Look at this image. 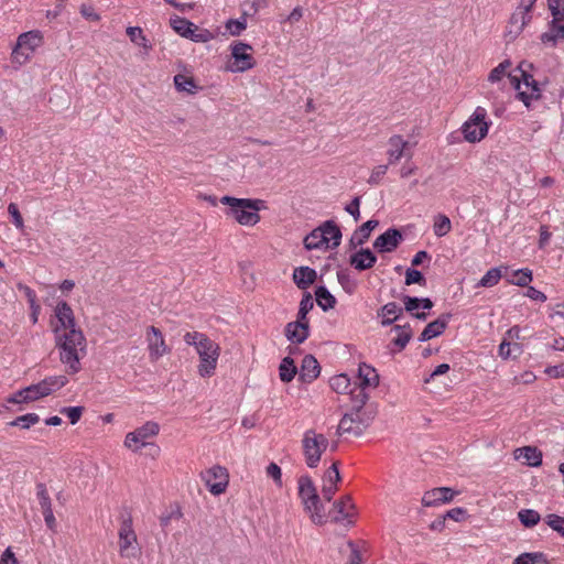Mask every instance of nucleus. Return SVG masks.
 <instances>
[{"instance_id":"338daca9","label":"nucleus","mask_w":564,"mask_h":564,"mask_svg":"<svg viewBox=\"0 0 564 564\" xmlns=\"http://www.w3.org/2000/svg\"><path fill=\"white\" fill-rule=\"evenodd\" d=\"M348 544H349V547H350V551H351L348 564H361L362 557H361V554H360L359 550L357 549V546L352 542H349Z\"/></svg>"},{"instance_id":"2f4dec72","label":"nucleus","mask_w":564,"mask_h":564,"mask_svg":"<svg viewBox=\"0 0 564 564\" xmlns=\"http://www.w3.org/2000/svg\"><path fill=\"white\" fill-rule=\"evenodd\" d=\"M304 246L307 250L325 249L323 224L304 238Z\"/></svg>"},{"instance_id":"7ed1b4c3","label":"nucleus","mask_w":564,"mask_h":564,"mask_svg":"<svg viewBox=\"0 0 564 564\" xmlns=\"http://www.w3.org/2000/svg\"><path fill=\"white\" fill-rule=\"evenodd\" d=\"M368 394L360 390L356 400H354L352 409L349 413L345 414L338 424V434H351L360 436L364 431L373 421L377 410L372 405H366Z\"/></svg>"},{"instance_id":"a18cd8bd","label":"nucleus","mask_w":564,"mask_h":564,"mask_svg":"<svg viewBox=\"0 0 564 564\" xmlns=\"http://www.w3.org/2000/svg\"><path fill=\"white\" fill-rule=\"evenodd\" d=\"M341 476L339 473V463L334 462L332 466L324 473L323 484L324 485H337L340 482Z\"/></svg>"},{"instance_id":"37998d69","label":"nucleus","mask_w":564,"mask_h":564,"mask_svg":"<svg viewBox=\"0 0 564 564\" xmlns=\"http://www.w3.org/2000/svg\"><path fill=\"white\" fill-rule=\"evenodd\" d=\"M248 21L245 18L229 19L225 29L231 36L240 35L247 29Z\"/></svg>"},{"instance_id":"bf43d9fd","label":"nucleus","mask_w":564,"mask_h":564,"mask_svg":"<svg viewBox=\"0 0 564 564\" xmlns=\"http://www.w3.org/2000/svg\"><path fill=\"white\" fill-rule=\"evenodd\" d=\"M388 171V165H378L376 166L371 174H370V177L368 180V183L370 185H377L379 184V182L381 181V178L386 175Z\"/></svg>"},{"instance_id":"4d7b16f0","label":"nucleus","mask_w":564,"mask_h":564,"mask_svg":"<svg viewBox=\"0 0 564 564\" xmlns=\"http://www.w3.org/2000/svg\"><path fill=\"white\" fill-rule=\"evenodd\" d=\"M414 283L425 285L426 280H425L424 275L419 270L408 269L405 272V284L411 285Z\"/></svg>"},{"instance_id":"39448f33","label":"nucleus","mask_w":564,"mask_h":564,"mask_svg":"<svg viewBox=\"0 0 564 564\" xmlns=\"http://www.w3.org/2000/svg\"><path fill=\"white\" fill-rule=\"evenodd\" d=\"M328 446L329 441L326 435L317 433L313 429L305 431L302 438V451L307 467L316 468Z\"/></svg>"},{"instance_id":"9b49d317","label":"nucleus","mask_w":564,"mask_h":564,"mask_svg":"<svg viewBox=\"0 0 564 564\" xmlns=\"http://www.w3.org/2000/svg\"><path fill=\"white\" fill-rule=\"evenodd\" d=\"M51 327L55 337L67 334L72 329H80L76 324L72 307L65 301L56 304Z\"/></svg>"},{"instance_id":"c756f323","label":"nucleus","mask_w":564,"mask_h":564,"mask_svg":"<svg viewBox=\"0 0 564 564\" xmlns=\"http://www.w3.org/2000/svg\"><path fill=\"white\" fill-rule=\"evenodd\" d=\"M403 310L394 302L387 303L381 307L378 315L382 317V325H391L399 318Z\"/></svg>"},{"instance_id":"e2e57ef3","label":"nucleus","mask_w":564,"mask_h":564,"mask_svg":"<svg viewBox=\"0 0 564 564\" xmlns=\"http://www.w3.org/2000/svg\"><path fill=\"white\" fill-rule=\"evenodd\" d=\"M24 392H25V398L29 400V402H32V401H36L41 398H44V395H42V392L40 391V388L37 384H31L26 388H24Z\"/></svg>"},{"instance_id":"393cba45","label":"nucleus","mask_w":564,"mask_h":564,"mask_svg":"<svg viewBox=\"0 0 564 564\" xmlns=\"http://www.w3.org/2000/svg\"><path fill=\"white\" fill-rule=\"evenodd\" d=\"M321 372L318 361L312 355H306L302 360L301 378L305 382H312Z\"/></svg>"},{"instance_id":"c9c22d12","label":"nucleus","mask_w":564,"mask_h":564,"mask_svg":"<svg viewBox=\"0 0 564 564\" xmlns=\"http://www.w3.org/2000/svg\"><path fill=\"white\" fill-rule=\"evenodd\" d=\"M397 336L393 338V344L398 347L399 351L404 349L412 337V329L410 325H395L392 328Z\"/></svg>"},{"instance_id":"20e7f679","label":"nucleus","mask_w":564,"mask_h":564,"mask_svg":"<svg viewBox=\"0 0 564 564\" xmlns=\"http://www.w3.org/2000/svg\"><path fill=\"white\" fill-rule=\"evenodd\" d=\"M220 203L228 207L226 215L241 226L257 225L261 219L259 212L267 208L262 199L237 198L228 195L223 196Z\"/></svg>"},{"instance_id":"423d86ee","label":"nucleus","mask_w":564,"mask_h":564,"mask_svg":"<svg viewBox=\"0 0 564 564\" xmlns=\"http://www.w3.org/2000/svg\"><path fill=\"white\" fill-rule=\"evenodd\" d=\"M490 121L487 120V110L476 107L471 116L463 123L462 133L469 143L480 142L488 134Z\"/></svg>"},{"instance_id":"58836bf2","label":"nucleus","mask_w":564,"mask_h":564,"mask_svg":"<svg viewBox=\"0 0 564 564\" xmlns=\"http://www.w3.org/2000/svg\"><path fill=\"white\" fill-rule=\"evenodd\" d=\"M170 24L172 29L183 37H186L187 34L191 32L192 26H194V23L178 15L172 17L170 20Z\"/></svg>"},{"instance_id":"13d9d810","label":"nucleus","mask_w":564,"mask_h":564,"mask_svg":"<svg viewBox=\"0 0 564 564\" xmlns=\"http://www.w3.org/2000/svg\"><path fill=\"white\" fill-rule=\"evenodd\" d=\"M8 213L12 217L13 225L18 229L22 230L24 228V221H23L22 215L19 212L17 204L10 203L8 206Z\"/></svg>"},{"instance_id":"6e6552de","label":"nucleus","mask_w":564,"mask_h":564,"mask_svg":"<svg viewBox=\"0 0 564 564\" xmlns=\"http://www.w3.org/2000/svg\"><path fill=\"white\" fill-rule=\"evenodd\" d=\"M42 43L43 36L40 31L34 30L20 34L11 53L12 63L19 66L25 64Z\"/></svg>"},{"instance_id":"dca6fc26","label":"nucleus","mask_w":564,"mask_h":564,"mask_svg":"<svg viewBox=\"0 0 564 564\" xmlns=\"http://www.w3.org/2000/svg\"><path fill=\"white\" fill-rule=\"evenodd\" d=\"M389 149L387 151L389 164H395L403 156L411 158L412 153L408 150L409 142L400 134H393L388 140Z\"/></svg>"},{"instance_id":"4468645a","label":"nucleus","mask_w":564,"mask_h":564,"mask_svg":"<svg viewBox=\"0 0 564 564\" xmlns=\"http://www.w3.org/2000/svg\"><path fill=\"white\" fill-rule=\"evenodd\" d=\"M209 492L214 496L224 494L229 484V475L225 467L215 465L200 474Z\"/></svg>"},{"instance_id":"b1692460","label":"nucleus","mask_w":564,"mask_h":564,"mask_svg":"<svg viewBox=\"0 0 564 564\" xmlns=\"http://www.w3.org/2000/svg\"><path fill=\"white\" fill-rule=\"evenodd\" d=\"M376 261L377 257L370 249H360L350 257V264L359 271L372 268Z\"/></svg>"},{"instance_id":"ddd939ff","label":"nucleus","mask_w":564,"mask_h":564,"mask_svg":"<svg viewBox=\"0 0 564 564\" xmlns=\"http://www.w3.org/2000/svg\"><path fill=\"white\" fill-rule=\"evenodd\" d=\"M252 46L243 42L231 44L232 63L228 69L232 73H242L254 67L256 61L251 54Z\"/></svg>"},{"instance_id":"4c0bfd02","label":"nucleus","mask_w":564,"mask_h":564,"mask_svg":"<svg viewBox=\"0 0 564 564\" xmlns=\"http://www.w3.org/2000/svg\"><path fill=\"white\" fill-rule=\"evenodd\" d=\"M295 375L296 367L294 365L293 359L290 357L283 358L279 367V376L281 381L290 382L294 379Z\"/></svg>"},{"instance_id":"680f3d73","label":"nucleus","mask_w":564,"mask_h":564,"mask_svg":"<svg viewBox=\"0 0 564 564\" xmlns=\"http://www.w3.org/2000/svg\"><path fill=\"white\" fill-rule=\"evenodd\" d=\"M359 207H360V197H355L350 202V204H348L345 207V210L354 217L355 221H358L360 218Z\"/></svg>"},{"instance_id":"de8ad7c7","label":"nucleus","mask_w":564,"mask_h":564,"mask_svg":"<svg viewBox=\"0 0 564 564\" xmlns=\"http://www.w3.org/2000/svg\"><path fill=\"white\" fill-rule=\"evenodd\" d=\"M36 497L39 499L42 511L52 508V501L47 488L42 482L36 485Z\"/></svg>"},{"instance_id":"a878e982","label":"nucleus","mask_w":564,"mask_h":564,"mask_svg":"<svg viewBox=\"0 0 564 564\" xmlns=\"http://www.w3.org/2000/svg\"><path fill=\"white\" fill-rule=\"evenodd\" d=\"M323 232L325 237V249L336 248L340 245L341 231L333 220L323 224Z\"/></svg>"},{"instance_id":"f8f14e48","label":"nucleus","mask_w":564,"mask_h":564,"mask_svg":"<svg viewBox=\"0 0 564 564\" xmlns=\"http://www.w3.org/2000/svg\"><path fill=\"white\" fill-rule=\"evenodd\" d=\"M521 78L517 75H510V80L517 90L518 98L528 107L531 100L540 97V88L532 75L527 74L519 67Z\"/></svg>"},{"instance_id":"ea45409f","label":"nucleus","mask_w":564,"mask_h":564,"mask_svg":"<svg viewBox=\"0 0 564 564\" xmlns=\"http://www.w3.org/2000/svg\"><path fill=\"white\" fill-rule=\"evenodd\" d=\"M502 276L500 268H492L486 272V274L479 280L477 286L480 288H492L497 285Z\"/></svg>"},{"instance_id":"cd10ccee","label":"nucleus","mask_w":564,"mask_h":564,"mask_svg":"<svg viewBox=\"0 0 564 564\" xmlns=\"http://www.w3.org/2000/svg\"><path fill=\"white\" fill-rule=\"evenodd\" d=\"M447 318L440 317L429 323L420 335V341H427L436 336L443 334L447 326Z\"/></svg>"},{"instance_id":"864d4df0","label":"nucleus","mask_w":564,"mask_h":564,"mask_svg":"<svg viewBox=\"0 0 564 564\" xmlns=\"http://www.w3.org/2000/svg\"><path fill=\"white\" fill-rule=\"evenodd\" d=\"M84 406H65L61 409V413L66 415L70 424H76L84 412Z\"/></svg>"},{"instance_id":"1a4fd4ad","label":"nucleus","mask_w":564,"mask_h":564,"mask_svg":"<svg viewBox=\"0 0 564 564\" xmlns=\"http://www.w3.org/2000/svg\"><path fill=\"white\" fill-rule=\"evenodd\" d=\"M160 432V425L154 421H148L140 427L127 433L123 445L126 448L137 453L141 448L151 445V440Z\"/></svg>"},{"instance_id":"09e8293b","label":"nucleus","mask_w":564,"mask_h":564,"mask_svg":"<svg viewBox=\"0 0 564 564\" xmlns=\"http://www.w3.org/2000/svg\"><path fill=\"white\" fill-rule=\"evenodd\" d=\"M42 381L45 383V386L47 388H50L51 392H54V391L62 389L64 386H66L68 382V379L65 376L59 375V376L47 377V378L43 379Z\"/></svg>"},{"instance_id":"69168bd1","label":"nucleus","mask_w":564,"mask_h":564,"mask_svg":"<svg viewBox=\"0 0 564 564\" xmlns=\"http://www.w3.org/2000/svg\"><path fill=\"white\" fill-rule=\"evenodd\" d=\"M525 296H528L529 299H531L533 301H539V302L546 301V295L533 286H529L527 289Z\"/></svg>"},{"instance_id":"5701e85b","label":"nucleus","mask_w":564,"mask_h":564,"mask_svg":"<svg viewBox=\"0 0 564 564\" xmlns=\"http://www.w3.org/2000/svg\"><path fill=\"white\" fill-rule=\"evenodd\" d=\"M514 458L528 466L538 467L542 464V452L533 446H524L514 451Z\"/></svg>"},{"instance_id":"f3484780","label":"nucleus","mask_w":564,"mask_h":564,"mask_svg":"<svg viewBox=\"0 0 564 564\" xmlns=\"http://www.w3.org/2000/svg\"><path fill=\"white\" fill-rule=\"evenodd\" d=\"M402 240V235L398 229L390 228L382 235L377 237L373 242L375 249L379 252H392L399 246Z\"/></svg>"},{"instance_id":"6ab92c4d","label":"nucleus","mask_w":564,"mask_h":564,"mask_svg":"<svg viewBox=\"0 0 564 564\" xmlns=\"http://www.w3.org/2000/svg\"><path fill=\"white\" fill-rule=\"evenodd\" d=\"M310 334L308 321L297 318L295 322L288 323L285 326V336L293 344H302Z\"/></svg>"},{"instance_id":"bb28decb","label":"nucleus","mask_w":564,"mask_h":564,"mask_svg":"<svg viewBox=\"0 0 564 564\" xmlns=\"http://www.w3.org/2000/svg\"><path fill=\"white\" fill-rule=\"evenodd\" d=\"M294 283L300 289H307L311 284H313L316 280V271L308 267H300L296 268L293 272Z\"/></svg>"},{"instance_id":"8fccbe9b","label":"nucleus","mask_w":564,"mask_h":564,"mask_svg":"<svg viewBox=\"0 0 564 564\" xmlns=\"http://www.w3.org/2000/svg\"><path fill=\"white\" fill-rule=\"evenodd\" d=\"M549 9L552 14V21H564V1L547 0Z\"/></svg>"},{"instance_id":"49530a36","label":"nucleus","mask_w":564,"mask_h":564,"mask_svg":"<svg viewBox=\"0 0 564 564\" xmlns=\"http://www.w3.org/2000/svg\"><path fill=\"white\" fill-rule=\"evenodd\" d=\"M334 508L341 516V519H346L352 514L354 503L349 496L343 497L339 501L334 503Z\"/></svg>"},{"instance_id":"f257e3e1","label":"nucleus","mask_w":564,"mask_h":564,"mask_svg":"<svg viewBox=\"0 0 564 564\" xmlns=\"http://www.w3.org/2000/svg\"><path fill=\"white\" fill-rule=\"evenodd\" d=\"M55 347L67 373L75 375L82 370L80 361L87 354V340L82 329H72L55 337Z\"/></svg>"},{"instance_id":"f704fd0d","label":"nucleus","mask_w":564,"mask_h":564,"mask_svg":"<svg viewBox=\"0 0 564 564\" xmlns=\"http://www.w3.org/2000/svg\"><path fill=\"white\" fill-rule=\"evenodd\" d=\"M315 297L317 305L323 311H328L333 308L336 304L335 296L325 288V286H318L315 291Z\"/></svg>"},{"instance_id":"72a5a7b5","label":"nucleus","mask_w":564,"mask_h":564,"mask_svg":"<svg viewBox=\"0 0 564 564\" xmlns=\"http://www.w3.org/2000/svg\"><path fill=\"white\" fill-rule=\"evenodd\" d=\"M127 35L129 36L130 41L138 46H141L147 52L152 50V45L150 41L144 35L143 31L139 26H128L126 30Z\"/></svg>"},{"instance_id":"473e14b6","label":"nucleus","mask_w":564,"mask_h":564,"mask_svg":"<svg viewBox=\"0 0 564 564\" xmlns=\"http://www.w3.org/2000/svg\"><path fill=\"white\" fill-rule=\"evenodd\" d=\"M174 85L178 91H185L191 95H195L199 89L195 79L185 74H176L174 76Z\"/></svg>"},{"instance_id":"2eb2a0df","label":"nucleus","mask_w":564,"mask_h":564,"mask_svg":"<svg viewBox=\"0 0 564 564\" xmlns=\"http://www.w3.org/2000/svg\"><path fill=\"white\" fill-rule=\"evenodd\" d=\"M149 358L151 361H158L164 355L170 352L162 332L155 326H149L145 335Z\"/></svg>"},{"instance_id":"9d476101","label":"nucleus","mask_w":564,"mask_h":564,"mask_svg":"<svg viewBox=\"0 0 564 564\" xmlns=\"http://www.w3.org/2000/svg\"><path fill=\"white\" fill-rule=\"evenodd\" d=\"M119 555L123 558H134L140 555L141 549L132 525V519H124L118 531Z\"/></svg>"},{"instance_id":"0e129e2a","label":"nucleus","mask_w":564,"mask_h":564,"mask_svg":"<svg viewBox=\"0 0 564 564\" xmlns=\"http://www.w3.org/2000/svg\"><path fill=\"white\" fill-rule=\"evenodd\" d=\"M535 379H536V377L532 371H524L520 376H517L513 378V383L514 384H518V383L530 384V383H533L535 381Z\"/></svg>"},{"instance_id":"3c124183","label":"nucleus","mask_w":564,"mask_h":564,"mask_svg":"<svg viewBox=\"0 0 564 564\" xmlns=\"http://www.w3.org/2000/svg\"><path fill=\"white\" fill-rule=\"evenodd\" d=\"M532 281V271L529 269L517 270L513 273L511 283L519 286H527Z\"/></svg>"},{"instance_id":"0eeeda50","label":"nucleus","mask_w":564,"mask_h":564,"mask_svg":"<svg viewBox=\"0 0 564 564\" xmlns=\"http://www.w3.org/2000/svg\"><path fill=\"white\" fill-rule=\"evenodd\" d=\"M299 496L302 500L304 509L310 513L312 521L315 523H321L323 520V507L311 477H300Z\"/></svg>"},{"instance_id":"052dcab7","label":"nucleus","mask_w":564,"mask_h":564,"mask_svg":"<svg viewBox=\"0 0 564 564\" xmlns=\"http://www.w3.org/2000/svg\"><path fill=\"white\" fill-rule=\"evenodd\" d=\"M267 475L271 477L279 486L282 485V471L276 464H269L267 467Z\"/></svg>"},{"instance_id":"412c9836","label":"nucleus","mask_w":564,"mask_h":564,"mask_svg":"<svg viewBox=\"0 0 564 564\" xmlns=\"http://www.w3.org/2000/svg\"><path fill=\"white\" fill-rule=\"evenodd\" d=\"M541 42L550 47H555L558 42L564 41V21H551L549 30L541 34Z\"/></svg>"},{"instance_id":"c03bdc74","label":"nucleus","mask_w":564,"mask_h":564,"mask_svg":"<svg viewBox=\"0 0 564 564\" xmlns=\"http://www.w3.org/2000/svg\"><path fill=\"white\" fill-rule=\"evenodd\" d=\"M518 517L520 522L527 528H532L540 521L539 512L532 509H523L519 511Z\"/></svg>"},{"instance_id":"7c9ffc66","label":"nucleus","mask_w":564,"mask_h":564,"mask_svg":"<svg viewBox=\"0 0 564 564\" xmlns=\"http://www.w3.org/2000/svg\"><path fill=\"white\" fill-rule=\"evenodd\" d=\"M378 220L370 219L362 224L351 236L352 245H362L370 237L371 231L378 226Z\"/></svg>"},{"instance_id":"c85d7f7f","label":"nucleus","mask_w":564,"mask_h":564,"mask_svg":"<svg viewBox=\"0 0 564 564\" xmlns=\"http://www.w3.org/2000/svg\"><path fill=\"white\" fill-rule=\"evenodd\" d=\"M330 388L337 393H350L352 399L356 400L357 389H351L350 378L345 375H336L329 380Z\"/></svg>"},{"instance_id":"a19ab883","label":"nucleus","mask_w":564,"mask_h":564,"mask_svg":"<svg viewBox=\"0 0 564 564\" xmlns=\"http://www.w3.org/2000/svg\"><path fill=\"white\" fill-rule=\"evenodd\" d=\"M40 416L36 413H28L21 416H18L13 421L9 422L10 426H19L23 430L30 429L32 425L39 423Z\"/></svg>"},{"instance_id":"79ce46f5","label":"nucleus","mask_w":564,"mask_h":564,"mask_svg":"<svg viewBox=\"0 0 564 564\" xmlns=\"http://www.w3.org/2000/svg\"><path fill=\"white\" fill-rule=\"evenodd\" d=\"M186 39H189L197 43H206L214 39L213 33L207 29H199L197 25L194 24L192 26L191 32L187 34Z\"/></svg>"},{"instance_id":"a211bd4d","label":"nucleus","mask_w":564,"mask_h":564,"mask_svg":"<svg viewBox=\"0 0 564 564\" xmlns=\"http://www.w3.org/2000/svg\"><path fill=\"white\" fill-rule=\"evenodd\" d=\"M456 492L448 487H438L426 491L422 497V503L425 507H432L441 503L451 502Z\"/></svg>"},{"instance_id":"f03ea898","label":"nucleus","mask_w":564,"mask_h":564,"mask_svg":"<svg viewBox=\"0 0 564 564\" xmlns=\"http://www.w3.org/2000/svg\"><path fill=\"white\" fill-rule=\"evenodd\" d=\"M183 338L188 346L195 348L198 355V376L200 378L213 377L220 357V346L206 334L199 332H187Z\"/></svg>"},{"instance_id":"603ef678","label":"nucleus","mask_w":564,"mask_h":564,"mask_svg":"<svg viewBox=\"0 0 564 564\" xmlns=\"http://www.w3.org/2000/svg\"><path fill=\"white\" fill-rule=\"evenodd\" d=\"M510 65L511 64L509 61H503L502 63H500L497 67L491 69V72L488 75V80L492 84L500 82L507 74V69L510 67Z\"/></svg>"},{"instance_id":"774afa93","label":"nucleus","mask_w":564,"mask_h":564,"mask_svg":"<svg viewBox=\"0 0 564 564\" xmlns=\"http://www.w3.org/2000/svg\"><path fill=\"white\" fill-rule=\"evenodd\" d=\"M545 372L552 378H564V362L557 366L547 367Z\"/></svg>"},{"instance_id":"6e6d98bb","label":"nucleus","mask_w":564,"mask_h":564,"mask_svg":"<svg viewBox=\"0 0 564 564\" xmlns=\"http://www.w3.org/2000/svg\"><path fill=\"white\" fill-rule=\"evenodd\" d=\"M546 524L564 536V517L551 513L545 518Z\"/></svg>"},{"instance_id":"4be33fe9","label":"nucleus","mask_w":564,"mask_h":564,"mask_svg":"<svg viewBox=\"0 0 564 564\" xmlns=\"http://www.w3.org/2000/svg\"><path fill=\"white\" fill-rule=\"evenodd\" d=\"M358 379L359 387L357 388V393L360 390L365 392L366 388H376L379 383V376L376 369L366 364L359 366Z\"/></svg>"},{"instance_id":"5fc2aeb1","label":"nucleus","mask_w":564,"mask_h":564,"mask_svg":"<svg viewBox=\"0 0 564 564\" xmlns=\"http://www.w3.org/2000/svg\"><path fill=\"white\" fill-rule=\"evenodd\" d=\"M314 303L311 294H306L303 296V299L300 302V308L297 313V318L302 321H308L307 319V313L313 308Z\"/></svg>"},{"instance_id":"e433bc0d","label":"nucleus","mask_w":564,"mask_h":564,"mask_svg":"<svg viewBox=\"0 0 564 564\" xmlns=\"http://www.w3.org/2000/svg\"><path fill=\"white\" fill-rule=\"evenodd\" d=\"M452 230L451 219L444 215L438 214L434 217L433 231L438 238L446 236Z\"/></svg>"},{"instance_id":"aec40b11","label":"nucleus","mask_w":564,"mask_h":564,"mask_svg":"<svg viewBox=\"0 0 564 564\" xmlns=\"http://www.w3.org/2000/svg\"><path fill=\"white\" fill-rule=\"evenodd\" d=\"M531 14H524L516 10L510 18L506 33V36L509 39V41L517 39L524 30V28L531 22Z\"/></svg>"}]
</instances>
